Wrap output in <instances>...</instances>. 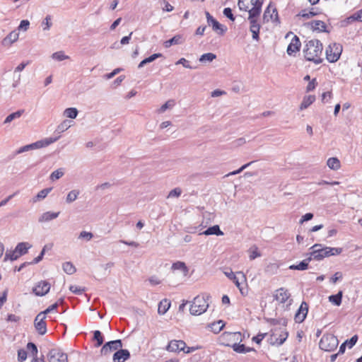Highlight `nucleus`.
<instances>
[{
  "mask_svg": "<svg viewBox=\"0 0 362 362\" xmlns=\"http://www.w3.org/2000/svg\"><path fill=\"white\" fill-rule=\"evenodd\" d=\"M322 50L323 45L319 40H310L305 45L304 57L308 61L314 62L315 64L321 63Z\"/></svg>",
  "mask_w": 362,
  "mask_h": 362,
  "instance_id": "1",
  "label": "nucleus"
},
{
  "mask_svg": "<svg viewBox=\"0 0 362 362\" xmlns=\"http://www.w3.org/2000/svg\"><path fill=\"white\" fill-rule=\"evenodd\" d=\"M263 0H239L238 5L241 11L249 13L250 17H258L262 11Z\"/></svg>",
  "mask_w": 362,
  "mask_h": 362,
  "instance_id": "2",
  "label": "nucleus"
},
{
  "mask_svg": "<svg viewBox=\"0 0 362 362\" xmlns=\"http://www.w3.org/2000/svg\"><path fill=\"white\" fill-rule=\"evenodd\" d=\"M320 244H315L311 249L313 252L311 253L314 259L321 260L325 257L332 256V255H338L342 252V248L341 247H325L324 248H320Z\"/></svg>",
  "mask_w": 362,
  "mask_h": 362,
  "instance_id": "3",
  "label": "nucleus"
},
{
  "mask_svg": "<svg viewBox=\"0 0 362 362\" xmlns=\"http://www.w3.org/2000/svg\"><path fill=\"white\" fill-rule=\"evenodd\" d=\"M288 337V332L286 326L274 327L271 329L269 337L267 339L268 343L272 346L282 345Z\"/></svg>",
  "mask_w": 362,
  "mask_h": 362,
  "instance_id": "4",
  "label": "nucleus"
},
{
  "mask_svg": "<svg viewBox=\"0 0 362 362\" xmlns=\"http://www.w3.org/2000/svg\"><path fill=\"white\" fill-rule=\"evenodd\" d=\"M209 296L199 295L192 302L189 311L192 315H199L205 313L209 308Z\"/></svg>",
  "mask_w": 362,
  "mask_h": 362,
  "instance_id": "5",
  "label": "nucleus"
},
{
  "mask_svg": "<svg viewBox=\"0 0 362 362\" xmlns=\"http://www.w3.org/2000/svg\"><path fill=\"white\" fill-rule=\"evenodd\" d=\"M243 337L240 332H225L220 335L218 340L221 344L233 348L236 343H240L243 341Z\"/></svg>",
  "mask_w": 362,
  "mask_h": 362,
  "instance_id": "6",
  "label": "nucleus"
},
{
  "mask_svg": "<svg viewBox=\"0 0 362 362\" xmlns=\"http://www.w3.org/2000/svg\"><path fill=\"white\" fill-rule=\"evenodd\" d=\"M343 47L341 44L337 42L330 43L325 49V55L327 60L330 63L337 62L342 53Z\"/></svg>",
  "mask_w": 362,
  "mask_h": 362,
  "instance_id": "7",
  "label": "nucleus"
},
{
  "mask_svg": "<svg viewBox=\"0 0 362 362\" xmlns=\"http://www.w3.org/2000/svg\"><path fill=\"white\" fill-rule=\"evenodd\" d=\"M198 349V347H188L183 340L173 339L169 341L166 346V350L170 352L179 353L183 351L185 354L193 352Z\"/></svg>",
  "mask_w": 362,
  "mask_h": 362,
  "instance_id": "8",
  "label": "nucleus"
},
{
  "mask_svg": "<svg viewBox=\"0 0 362 362\" xmlns=\"http://www.w3.org/2000/svg\"><path fill=\"white\" fill-rule=\"evenodd\" d=\"M338 344L339 341L337 337L327 334L322 336L320 341L319 346L325 351L331 352L337 349Z\"/></svg>",
  "mask_w": 362,
  "mask_h": 362,
  "instance_id": "9",
  "label": "nucleus"
},
{
  "mask_svg": "<svg viewBox=\"0 0 362 362\" xmlns=\"http://www.w3.org/2000/svg\"><path fill=\"white\" fill-rule=\"evenodd\" d=\"M49 362H68L67 354L59 349H52L47 355Z\"/></svg>",
  "mask_w": 362,
  "mask_h": 362,
  "instance_id": "10",
  "label": "nucleus"
},
{
  "mask_svg": "<svg viewBox=\"0 0 362 362\" xmlns=\"http://www.w3.org/2000/svg\"><path fill=\"white\" fill-rule=\"evenodd\" d=\"M122 347V343L120 339L110 341L105 344L100 349L101 355H109L112 351L120 349Z\"/></svg>",
  "mask_w": 362,
  "mask_h": 362,
  "instance_id": "11",
  "label": "nucleus"
},
{
  "mask_svg": "<svg viewBox=\"0 0 362 362\" xmlns=\"http://www.w3.org/2000/svg\"><path fill=\"white\" fill-rule=\"evenodd\" d=\"M235 286L238 288L240 292L243 296H246L247 294V287H243V285L245 284L247 286V278L244 273L239 272H237V275L235 276V279H231Z\"/></svg>",
  "mask_w": 362,
  "mask_h": 362,
  "instance_id": "12",
  "label": "nucleus"
},
{
  "mask_svg": "<svg viewBox=\"0 0 362 362\" xmlns=\"http://www.w3.org/2000/svg\"><path fill=\"white\" fill-rule=\"evenodd\" d=\"M263 19L266 22H279L277 9L271 3L268 5L264 11Z\"/></svg>",
  "mask_w": 362,
  "mask_h": 362,
  "instance_id": "13",
  "label": "nucleus"
},
{
  "mask_svg": "<svg viewBox=\"0 0 362 362\" xmlns=\"http://www.w3.org/2000/svg\"><path fill=\"white\" fill-rule=\"evenodd\" d=\"M274 298L279 303H285L289 301V303L292 301L291 299V293L285 288H280L275 291L274 293Z\"/></svg>",
  "mask_w": 362,
  "mask_h": 362,
  "instance_id": "14",
  "label": "nucleus"
},
{
  "mask_svg": "<svg viewBox=\"0 0 362 362\" xmlns=\"http://www.w3.org/2000/svg\"><path fill=\"white\" fill-rule=\"evenodd\" d=\"M46 316L40 313L35 319V327L40 334H45L47 332V325L45 321Z\"/></svg>",
  "mask_w": 362,
  "mask_h": 362,
  "instance_id": "15",
  "label": "nucleus"
},
{
  "mask_svg": "<svg viewBox=\"0 0 362 362\" xmlns=\"http://www.w3.org/2000/svg\"><path fill=\"white\" fill-rule=\"evenodd\" d=\"M50 290V284L46 281H41L33 288V293L38 296L47 294Z\"/></svg>",
  "mask_w": 362,
  "mask_h": 362,
  "instance_id": "16",
  "label": "nucleus"
},
{
  "mask_svg": "<svg viewBox=\"0 0 362 362\" xmlns=\"http://www.w3.org/2000/svg\"><path fill=\"white\" fill-rule=\"evenodd\" d=\"M301 47V42L298 36L294 35L288 45L286 52L287 54L290 56L295 54L298 52L300 51V48Z\"/></svg>",
  "mask_w": 362,
  "mask_h": 362,
  "instance_id": "17",
  "label": "nucleus"
},
{
  "mask_svg": "<svg viewBox=\"0 0 362 362\" xmlns=\"http://www.w3.org/2000/svg\"><path fill=\"white\" fill-rule=\"evenodd\" d=\"M57 140V138L46 139L44 141H37V142H36V143H35L33 144L25 146L18 152L21 153V152H23V151H28L30 148H33V146H35L37 148H41V147L47 146H48V145L55 142Z\"/></svg>",
  "mask_w": 362,
  "mask_h": 362,
  "instance_id": "18",
  "label": "nucleus"
},
{
  "mask_svg": "<svg viewBox=\"0 0 362 362\" xmlns=\"http://www.w3.org/2000/svg\"><path fill=\"white\" fill-rule=\"evenodd\" d=\"M308 25L310 26V29L313 30V31H315L317 33L328 32L327 26L326 23L322 21H312L308 23Z\"/></svg>",
  "mask_w": 362,
  "mask_h": 362,
  "instance_id": "19",
  "label": "nucleus"
},
{
  "mask_svg": "<svg viewBox=\"0 0 362 362\" xmlns=\"http://www.w3.org/2000/svg\"><path fill=\"white\" fill-rule=\"evenodd\" d=\"M308 311V305L305 302H303L300 308L298 310L295 315V320L296 322L300 323L302 322L307 316Z\"/></svg>",
  "mask_w": 362,
  "mask_h": 362,
  "instance_id": "20",
  "label": "nucleus"
},
{
  "mask_svg": "<svg viewBox=\"0 0 362 362\" xmlns=\"http://www.w3.org/2000/svg\"><path fill=\"white\" fill-rule=\"evenodd\" d=\"M256 18L257 17H250V16H249L248 19L250 23V30L252 33V38L255 40H259L260 25L257 23Z\"/></svg>",
  "mask_w": 362,
  "mask_h": 362,
  "instance_id": "21",
  "label": "nucleus"
},
{
  "mask_svg": "<svg viewBox=\"0 0 362 362\" xmlns=\"http://www.w3.org/2000/svg\"><path fill=\"white\" fill-rule=\"evenodd\" d=\"M130 357L129 351L127 349H119L113 355L114 362H124Z\"/></svg>",
  "mask_w": 362,
  "mask_h": 362,
  "instance_id": "22",
  "label": "nucleus"
},
{
  "mask_svg": "<svg viewBox=\"0 0 362 362\" xmlns=\"http://www.w3.org/2000/svg\"><path fill=\"white\" fill-rule=\"evenodd\" d=\"M319 13L320 12L315 11V8H311L310 11L307 9H303L296 15V18L299 19H310L315 16H317Z\"/></svg>",
  "mask_w": 362,
  "mask_h": 362,
  "instance_id": "23",
  "label": "nucleus"
},
{
  "mask_svg": "<svg viewBox=\"0 0 362 362\" xmlns=\"http://www.w3.org/2000/svg\"><path fill=\"white\" fill-rule=\"evenodd\" d=\"M18 33L16 31L11 32L3 40L2 45L5 47L10 46L18 39Z\"/></svg>",
  "mask_w": 362,
  "mask_h": 362,
  "instance_id": "24",
  "label": "nucleus"
},
{
  "mask_svg": "<svg viewBox=\"0 0 362 362\" xmlns=\"http://www.w3.org/2000/svg\"><path fill=\"white\" fill-rule=\"evenodd\" d=\"M315 101V96L314 95H306L303 98V101L300 105V110H303L308 108L311 104Z\"/></svg>",
  "mask_w": 362,
  "mask_h": 362,
  "instance_id": "25",
  "label": "nucleus"
},
{
  "mask_svg": "<svg viewBox=\"0 0 362 362\" xmlns=\"http://www.w3.org/2000/svg\"><path fill=\"white\" fill-rule=\"evenodd\" d=\"M201 235H223V233L220 230V228L218 225H214L211 227H209L203 233H200Z\"/></svg>",
  "mask_w": 362,
  "mask_h": 362,
  "instance_id": "26",
  "label": "nucleus"
},
{
  "mask_svg": "<svg viewBox=\"0 0 362 362\" xmlns=\"http://www.w3.org/2000/svg\"><path fill=\"white\" fill-rule=\"evenodd\" d=\"M170 307V300L168 299H163L158 304V312L159 314L163 315L168 310Z\"/></svg>",
  "mask_w": 362,
  "mask_h": 362,
  "instance_id": "27",
  "label": "nucleus"
},
{
  "mask_svg": "<svg viewBox=\"0 0 362 362\" xmlns=\"http://www.w3.org/2000/svg\"><path fill=\"white\" fill-rule=\"evenodd\" d=\"M59 212H50L47 211L44 213L39 219L40 222H46L58 217Z\"/></svg>",
  "mask_w": 362,
  "mask_h": 362,
  "instance_id": "28",
  "label": "nucleus"
},
{
  "mask_svg": "<svg viewBox=\"0 0 362 362\" xmlns=\"http://www.w3.org/2000/svg\"><path fill=\"white\" fill-rule=\"evenodd\" d=\"M327 164L330 169L334 170H337L341 168L339 160L335 157L329 158L327 160Z\"/></svg>",
  "mask_w": 362,
  "mask_h": 362,
  "instance_id": "29",
  "label": "nucleus"
},
{
  "mask_svg": "<svg viewBox=\"0 0 362 362\" xmlns=\"http://www.w3.org/2000/svg\"><path fill=\"white\" fill-rule=\"evenodd\" d=\"M234 351L240 354H245L252 351H255L253 348L246 347L244 344H241L240 343H236V344L233 347Z\"/></svg>",
  "mask_w": 362,
  "mask_h": 362,
  "instance_id": "30",
  "label": "nucleus"
},
{
  "mask_svg": "<svg viewBox=\"0 0 362 362\" xmlns=\"http://www.w3.org/2000/svg\"><path fill=\"white\" fill-rule=\"evenodd\" d=\"M31 245L28 243H20L16 247V250L21 256L27 253Z\"/></svg>",
  "mask_w": 362,
  "mask_h": 362,
  "instance_id": "31",
  "label": "nucleus"
},
{
  "mask_svg": "<svg viewBox=\"0 0 362 362\" xmlns=\"http://www.w3.org/2000/svg\"><path fill=\"white\" fill-rule=\"evenodd\" d=\"M225 326V323L222 320H218L217 322H214L209 325L211 328V330L214 333L220 332Z\"/></svg>",
  "mask_w": 362,
  "mask_h": 362,
  "instance_id": "32",
  "label": "nucleus"
},
{
  "mask_svg": "<svg viewBox=\"0 0 362 362\" xmlns=\"http://www.w3.org/2000/svg\"><path fill=\"white\" fill-rule=\"evenodd\" d=\"M341 298H342V291H339L336 295H332L329 297V300L332 304L339 306L341 303Z\"/></svg>",
  "mask_w": 362,
  "mask_h": 362,
  "instance_id": "33",
  "label": "nucleus"
},
{
  "mask_svg": "<svg viewBox=\"0 0 362 362\" xmlns=\"http://www.w3.org/2000/svg\"><path fill=\"white\" fill-rule=\"evenodd\" d=\"M162 57V54H160V53L153 54H152L151 56H150V57H147V58L144 59V60H142V61L139 63V64L138 67H139V68H141V67H143L145 64H148V63H150V62H153L154 60H156L157 58H159V57Z\"/></svg>",
  "mask_w": 362,
  "mask_h": 362,
  "instance_id": "34",
  "label": "nucleus"
},
{
  "mask_svg": "<svg viewBox=\"0 0 362 362\" xmlns=\"http://www.w3.org/2000/svg\"><path fill=\"white\" fill-rule=\"evenodd\" d=\"M182 37L179 35L174 36L169 40H167L164 42V46L166 48L170 47L173 45H178L181 43Z\"/></svg>",
  "mask_w": 362,
  "mask_h": 362,
  "instance_id": "35",
  "label": "nucleus"
},
{
  "mask_svg": "<svg viewBox=\"0 0 362 362\" xmlns=\"http://www.w3.org/2000/svg\"><path fill=\"white\" fill-rule=\"evenodd\" d=\"M308 267V262L307 260H303L300 262L298 264H293L289 267L291 269L295 270H305Z\"/></svg>",
  "mask_w": 362,
  "mask_h": 362,
  "instance_id": "36",
  "label": "nucleus"
},
{
  "mask_svg": "<svg viewBox=\"0 0 362 362\" xmlns=\"http://www.w3.org/2000/svg\"><path fill=\"white\" fill-rule=\"evenodd\" d=\"M51 190L52 188H47L40 191L36 197L33 199V201L35 202L40 199L45 198Z\"/></svg>",
  "mask_w": 362,
  "mask_h": 362,
  "instance_id": "37",
  "label": "nucleus"
},
{
  "mask_svg": "<svg viewBox=\"0 0 362 362\" xmlns=\"http://www.w3.org/2000/svg\"><path fill=\"white\" fill-rule=\"evenodd\" d=\"M19 257H21V255H18V252L15 249L14 250L9 251L6 253L4 260L6 261L7 259H10L13 261L17 259Z\"/></svg>",
  "mask_w": 362,
  "mask_h": 362,
  "instance_id": "38",
  "label": "nucleus"
},
{
  "mask_svg": "<svg viewBox=\"0 0 362 362\" xmlns=\"http://www.w3.org/2000/svg\"><path fill=\"white\" fill-rule=\"evenodd\" d=\"M64 271L68 274H73L76 272V268L72 263L67 262L63 264Z\"/></svg>",
  "mask_w": 362,
  "mask_h": 362,
  "instance_id": "39",
  "label": "nucleus"
},
{
  "mask_svg": "<svg viewBox=\"0 0 362 362\" xmlns=\"http://www.w3.org/2000/svg\"><path fill=\"white\" fill-rule=\"evenodd\" d=\"M94 339L97 341L95 344L96 347L100 346L103 343V336L99 330L94 332Z\"/></svg>",
  "mask_w": 362,
  "mask_h": 362,
  "instance_id": "40",
  "label": "nucleus"
},
{
  "mask_svg": "<svg viewBox=\"0 0 362 362\" xmlns=\"http://www.w3.org/2000/svg\"><path fill=\"white\" fill-rule=\"evenodd\" d=\"M64 115L71 119H74L78 115V111L74 107H69L65 110Z\"/></svg>",
  "mask_w": 362,
  "mask_h": 362,
  "instance_id": "41",
  "label": "nucleus"
},
{
  "mask_svg": "<svg viewBox=\"0 0 362 362\" xmlns=\"http://www.w3.org/2000/svg\"><path fill=\"white\" fill-rule=\"evenodd\" d=\"M172 269L173 270H182L185 272H187V268L185 264L182 262H176L173 264Z\"/></svg>",
  "mask_w": 362,
  "mask_h": 362,
  "instance_id": "42",
  "label": "nucleus"
},
{
  "mask_svg": "<svg viewBox=\"0 0 362 362\" xmlns=\"http://www.w3.org/2000/svg\"><path fill=\"white\" fill-rule=\"evenodd\" d=\"M23 110H18L16 112H13L12 114H10L8 116H7V117L6 118L5 121H4V123H8V122H11L13 119H16V118H18L20 117L22 114L23 113Z\"/></svg>",
  "mask_w": 362,
  "mask_h": 362,
  "instance_id": "43",
  "label": "nucleus"
},
{
  "mask_svg": "<svg viewBox=\"0 0 362 362\" xmlns=\"http://www.w3.org/2000/svg\"><path fill=\"white\" fill-rule=\"evenodd\" d=\"M249 252L250 259H255V258L261 256V254L258 251V247L255 245L250 247Z\"/></svg>",
  "mask_w": 362,
  "mask_h": 362,
  "instance_id": "44",
  "label": "nucleus"
},
{
  "mask_svg": "<svg viewBox=\"0 0 362 362\" xmlns=\"http://www.w3.org/2000/svg\"><path fill=\"white\" fill-rule=\"evenodd\" d=\"M216 56L213 53H206L201 56L199 61L200 62H205V61L211 62L214 59H216Z\"/></svg>",
  "mask_w": 362,
  "mask_h": 362,
  "instance_id": "45",
  "label": "nucleus"
},
{
  "mask_svg": "<svg viewBox=\"0 0 362 362\" xmlns=\"http://www.w3.org/2000/svg\"><path fill=\"white\" fill-rule=\"evenodd\" d=\"M78 194H79L78 191H76V190L71 191L67 195L66 202L70 203V202L75 201L77 199Z\"/></svg>",
  "mask_w": 362,
  "mask_h": 362,
  "instance_id": "46",
  "label": "nucleus"
},
{
  "mask_svg": "<svg viewBox=\"0 0 362 362\" xmlns=\"http://www.w3.org/2000/svg\"><path fill=\"white\" fill-rule=\"evenodd\" d=\"M52 58L54 59L58 60V61H62L66 59H69V56L65 55L64 53L62 51L57 52L52 54Z\"/></svg>",
  "mask_w": 362,
  "mask_h": 362,
  "instance_id": "47",
  "label": "nucleus"
},
{
  "mask_svg": "<svg viewBox=\"0 0 362 362\" xmlns=\"http://www.w3.org/2000/svg\"><path fill=\"white\" fill-rule=\"evenodd\" d=\"M267 335V333H259L252 338V341L257 344H260Z\"/></svg>",
  "mask_w": 362,
  "mask_h": 362,
  "instance_id": "48",
  "label": "nucleus"
},
{
  "mask_svg": "<svg viewBox=\"0 0 362 362\" xmlns=\"http://www.w3.org/2000/svg\"><path fill=\"white\" fill-rule=\"evenodd\" d=\"M64 175V172L62 169H58L55 171H54L51 175H50V179L54 181V180H58L59 179L60 177H62Z\"/></svg>",
  "mask_w": 362,
  "mask_h": 362,
  "instance_id": "49",
  "label": "nucleus"
},
{
  "mask_svg": "<svg viewBox=\"0 0 362 362\" xmlns=\"http://www.w3.org/2000/svg\"><path fill=\"white\" fill-rule=\"evenodd\" d=\"M27 349L30 351L33 356H37V348L36 345L32 342H29L27 344Z\"/></svg>",
  "mask_w": 362,
  "mask_h": 362,
  "instance_id": "50",
  "label": "nucleus"
},
{
  "mask_svg": "<svg viewBox=\"0 0 362 362\" xmlns=\"http://www.w3.org/2000/svg\"><path fill=\"white\" fill-rule=\"evenodd\" d=\"M51 16H47L45 18V21L42 23L43 30H49L52 26V22H51Z\"/></svg>",
  "mask_w": 362,
  "mask_h": 362,
  "instance_id": "51",
  "label": "nucleus"
},
{
  "mask_svg": "<svg viewBox=\"0 0 362 362\" xmlns=\"http://www.w3.org/2000/svg\"><path fill=\"white\" fill-rule=\"evenodd\" d=\"M174 105H175V101L173 100H168L164 105H163L160 107L159 111L160 112H163L165 111L168 108L174 106Z\"/></svg>",
  "mask_w": 362,
  "mask_h": 362,
  "instance_id": "52",
  "label": "nucleus"
},
{
  "mask_svg": "<svg viewBox=\"0 0 362 362\" xmlns=\"http://www.w3.org/2000/svg\"><path fill=\"white\" fill-rule=\"evenodd\" d=\"M207 16H209L208 17V20H211V23H212V25H213V29L214 30H218L219 29H221V25L214 18H213L212 17H211L209 16V13H207Z\"/></svg>",
  "mask_w": 362,
  "mask_h": 362,
  "instance_id": "53",
  "label": "nucleus"
},
{
  "mask_svg": "<svg viewBox=\"0 0 362 362\" xmlns=\"http://www.w3.org/2000/svg\"><path fill=\"white\" fill-rule=\"evenodd\" d=\"M27 358V351L24 349H19L18 351V359L20 362L24 361Z\"/></svg>",
  "mask_w": 362,
  "mask_h": 362,
  "instance_id": "54",
  "label": "nucleus"
},
{
  "mask_svg": "<svg viewBox=\"0 0 362 362\" xmlns=\"http://www.w3.org/2000/svg\"><path fill=\"white\" fill-rule=\"evenodd\" d=\"M317 84V81H316V78H313L308 84V86L306 87V92L308 93L310 91L313 90L316 88Z\"/></svg>",
  "mask_w": 362,
  "mask_h": 362,
  "instance_id": "55",
  "label": "nucleus"
},
{
  "mask_svg": "<svg viewBox=\"0 0 362 362\" xmlns=\"http://www.w3.org/2000/svg\"><path fill=\"white\" fill-rule=\"evenodd\" d=\"M181 193L182 190L180 188H175L169 192L168 197H178Z\"/></svg>",
  "mask_w": 362,
  "mask_h": 362,
  "instance_id": "56",
  "label": "nucleus"
},
{
  "mask_svg": "<svg viewBox=\"0 0 362 362\" xmlns=\"http://www.w3.org/2000/svg\"><path fill=\"white\" fill-rule=\"evenodd\" d=\"M69 290L75 294H82L85 291L84 288H81L77 286H71Z\"/></svg>",
  "mask_w": 362,
  "mask_h": 362,
  "instance_id": "57",
  "label": "nucleus"
},
{
  "mask_svg": "<svg viewBox=\"0 0 362 362\" xmlns=\"http://www.w3.org/2000/svg\"><path fill=\"white\" fill-rule=\"evenodd\" d=\"M332 98V93L331 91L325 92L322 94V103L327 102L331 100Z\"/></svg>",
  "mask_w": 362,
  "mask_h": 362,
  "instance_id": "58",
  "label": "nucleus"
},
{
  "mask_svg": "<svg viewBox=\"0 0 362 362\" xmlns=\"http://www.w3.org/2000/svg\"><path fill=\"white\" fill-rule=\"evenodd\" d=\"M357 340H358V336L354 335L349 340H347L345 342L346 343V344L348 345V346L349 348H352L357 342Z\"/></svg>",
  "mask_w": 362,
  "mask_h": 362,
  "instance_id": "59",
  "label": "nucleus"
},
{
  "mask_svg": "<svg viewBox=\"0 0 362 362\" xmlns=\"http://www.w3.org/2000/svg\"><path fill=\"white\" fill-rule=\"evenodd\" d=\"M223 14L232 21L235 20V18L232 13V11L230 8H226L223 10Z\"/></svg>",
  "mask_w": 362,
  "mask_h": 362,
  "instance_id": "60",
  "label": "nucleus"
},
{
  "mask_svg": "<svg viewBox=\"0 0 362 362\" xmlns=\"http://www.w3.org/2000/svg\"><path fill=\"white\" fill-rule=\"evenodd\" d=\"M93 234L90 232L82 231L80 233L79 238H86V240H89L93 238Z\"/></svg>",
  "mask_w": 362,
  "mask_h": 362,
  "instance_id": "61",
  "label": "nucleus"
},
{
  "mask_svg": "<svg viewBox=\"0 0 362 362\" xmlns=\"http://www.w3.org/2000/svg\"><path fill=\"white\" fill-rule=\"evenodd\" d=\"M6 320L8 322H17L20 320V317L14 314H9L7 316Z\"/></svg>",
  "mask_w": 362,
  "mask_h": 362,
  "instance_id": "62",
  "label": "nucleus"
},
{
  "mask_svg": "<svg viewBox=\"0 0 362 362\" xmlns=\"http://www.w3.org/2000/svg\"><path fill=\"white\" fill-rule=\"evenodd\" d=\"M30 64V61H27L25 62L21 63L18 66H16L15 69L16 72H20L22 71L25 67Z\"/></svg>",
  "mask_w": 362,
  "mask_h": 362,
  "instance_id": "63",
  "label": "nucleus"
},
{
  "mask_svg": "<svg viewBox=\"0 0 362 362\" xmlns=\"http://www.w3.org/2000/svg\"><path fill=\"white\" fill-rule=\"evenodd\" d=\"M30 22L28 20H23L19 25V29L27 30L28 29Z\"/></svg>",
  "mask_w": 362,
  "mask_h": 362,
  "instance_id": "64",
  "label": "nucleus"
}]
</instances>
